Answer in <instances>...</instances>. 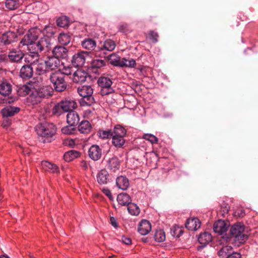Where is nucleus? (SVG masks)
<instances>
[{"label":"nucleus","mask_w":258,"mask_h":258,"mask_svg":"<svg viewBox=\"0 0 258 258\" xmlns=\"http://www.w3.org/2000/svg\"><path fill=\"white\" fill-rule=\"evenodd\" d=\"M18 93L22 96L29 95L28 100L33 104H38L41 101V98L49 96L45 87L40 88L38 84L35 82H30L20 87Z\"/></svg>","instance_id":"f257e3e1"},{"label":"nucleus","mask_w":258,"mask_h":258,"mask_svg":"<svg viewBox=\"0 0 258 258\" xmlns=\"http://www.w3.org/2000/svg\"><path fill=\"white\" fill-rule=\"evenodd\" d=\"M36 132L43 142L49 143L54 140L56 127L53 123L45 122L37 125Z\"/></svg>","instance_id":"f03ea898"},{"label":"nucleus","mask_w":258,"mask_h":258,"mask_svg":"<svg viewBox=\"0 0 258 258\" xmlns=\"http://www.w3.org/2000/svg\"><path fill=\"white\" fill-rule=\"evenodd\" d=\"M126 130L120 125L114 126L112 131V143L117 148L122 147L125 142Z\"/></svg>","instance_id":"7ed1b4c3"},{"label":"nucleus","mask_w":258,"mask_h":258,"mask_svg":"<svg viewBox=\"0 0 258 258\" xmlns=\"http://www.w3.org/2000/svg\"><path fill=\"white\" fill-rule=\"evenodd\" d=\"M78 94L82 97L80 103L81 106H90L94 102L92 96L93 90L90 86H83L77 89Z\"/></svg>","instance_id":"20e7f679"},{"label":"nucleus","mask_w":258,"mask_h":258,"mask_svg":"<svg viewBox=\"0 0 258 258\" xmlns=\"http://www.w3.org/2000/svg\"><path fill=\"white\" fill-rule=\"evenodd\" d=\"M49 79L56 91L61 92L66 89L67 83L64 80V76L60 70L51 73Z\"/></svg>","instance_id":"39448f33"},{"label":"nucleus","mask_w":258,"mask_h":258,"mask_svg":"<svg viewBox=\"0 0 258 258\" xmlns=\"http://www.w3.org/2000/svg\"><path fill=\"white\" fill-rule=\"evenodd\" d=\"M244 231V226L241 223L233 225L230 229L231 236L234 238L235 241L240 244L243 243L248 238L247 235Z\"/></svg>","instance_id":"423d86ee"},{"label":"nucleus","mask_w":258,"mask_h":258,"mask_svg":"<svg viewBox=\"0 0 258 258\" xmlns=\"http://www.w3.org/2000/svg\"><path fill=\"white\" fill-rule=\"evenodd\" d=\"M77 107V103L74 100H64L57 104L53 108V113L57 115H60L63 112L73 111Z\"/></svg>","instance_id":"0eeeda50"},{"label":"nucleus","mask_w":258,"mask_h":258,"mask_svg":"<svg viewBox=\"0 0 258 258\" xmlns=\"http://www.w3.org/2000/svg\"><path fill=\"white\" fill-rule=\"evenodd\" d=\"M51 45L50 39L46 36L41 37L37 42L29 44L27 47L28 51H34L38 54L45 50V48H48Z\"/></svg>","instance_id":"6e6552de"},{"label":"nucleus","mask_w":258,"mask_h":258,"mask_svg":"<svg viewBox=\"0 0 258 258\" xmlns=\"http://www.w3.org/2000/svg\"><path fill=\"white\" fill-rule=\"evenodd\" d=\"M42 33V31L38 28L30 29L21 40L20 43L22 45L29 46V44L34 43L37 40Z\"/></svg>","instance_id":"1a4fd4ad"},{"label":"nucleus","mask_w":258,"mask_h":258,"mask_svg":"<svg viewBox=\"0 0 258 258\" xmlns=\"http://www.w3.org/2000/svg\"><path fill=\"white\" fill-rule=\"evenodd\" d=\"M98 84L102 88L100 91L102 95H108L112 92L113 89L111 87L112 82L110 78L105 77H101L99 78Z\"/></svg>","instance_id":"9d476101"},{"label":"nucleus","mask_w":258,"mask_h":258,"mask_svg":"<svg viewBox=\"0 0 258 258\" xmlns=\"http://www.w3.org/2000/svg\"><path fill=\"white\" fill-rule=\"evenodd\" d=\"M87 53L84 51H81L75 54L72 58V64L76 67H80L84 66L86 60V57Z\"/></svg>","instance_id":"9b49d317"},{"label":"nucleus","mask_w":258,"mask_h":258,"mask_svg":"<svg viewBox=\"0 0 258 258\" xmlns=\"http://www.w3.org/2000/svg\"><path fill=\"white\" fill-rule=\"evenodd\" d=\"M102 154V149L97 145L91 146L88 150L89 157L94 161L99 160L101 158Z\"/></svg>","instance_id":"f8f14e48"},{"label":"nucleus","mask_w":258,"mask_h":258,"mask_svg":"<svg viewBox=\"0 0 258 258\" xmlns=\"http://www.w3.org/2000/svg\"><path fill=\"white\" fill-rule=\"evenodd\" d=\"M88 76V73L82 70H77L74 74L72 78L73 81L77 84L84 83Z\"/></svg>","instance_id":"ddd939ff"},{"label":"nucleus","mask_w":258,"mask_h":258,"mask_svg":"<svg viewBox=\"0 0 258 258\" xmlns=\"http://www.w3.org/2000/svg\"><path fill=\"white\" fill-rule=\"evenodd\" d=\"M24 61L28 63V66L34 67L39 59V54L34 51H29V52L24 55Z\"/></svg>","instance_id":"4468645a"},{"label":"nucleus","mask_w":258,"mask_h":258,"mask_svg":"<svg viewBox=\"0 0 258 258\" xmlns=\"http://www.w3.org/2000/svg\"><path fill=\"white\" fill-rule=\"evenodd\" d=\"M106 167L111 171L116 172L120 168L119 160L115 156L109 158L107 161Z\"/></svg>","instance_id":"2eb2a0df"},{"label":"nucleus","mask_w":258,"mask_h":258,"mask_svg":"<svg viewBox=\"0 0 258 258\" xmlns=\"http://www.w3.org/2000/svg\"><path fill=\"white\" fill-rule=\"evenodd\" d=\"M229 225L224 221L219 220L216 222L213 226V230L215 232L222 234L228 230Z\"/></svg>","instance_id":"dca6fc26"},{"label":"nucleus","mask_w":258,"mask_h":258,"mask_svg":"<svg viewBox=\"0 0 258 258\" xmlns=\"http://www.w3.org/2000/svg\"><path fill=\"white\" fill-rule=\"evenodd\" d=\"M68 51L63 46H56L52 50L53 56L59 58H66L68 56Z\"/></svg>","instance_id":"f3484780"},{"label":"nucleus","mask_w":258,"mask_h":258,"mask_svg":"<svg viewBox=\"0 0 258 258\" xmlns=\"http://www.w3.org/2000/svg\"><path fill=\"white\" fill-rule=\"evenodd\" d=\"M17 38L16 34L12 31H7L3 33L1 38V41L5 45L10 44L14 42Z\"/></svg>","instance_id":"a211bd4d"},{"label":"nucleus","mask_w":258,"mask_h":258,"mask_svg":"<svg viewBox=\"0 0 258 258\" xmlns=\"http://www.w3.org/2000/svg\"><path fill=\"white\" fill-rule=\"evenodd\" d=\"M151 230V224L146 220H142L138 227V231L142 235L148 234Z\"/></svg>","instance_id":"6ab92c4d"},{"label":"nucleus","mask_w":258,"mask_h":258,"mask_svg":"<svg viewBox=\"0 0 258 258\" xmlns=\"http://www.w3.org/2000/svg\"><path fill=\"white\" fill-rule=\"evenodd\" d=\"M185 227L189 230H197L201 227V222L197 218H189L186 221Z\"/></svg>","instance_id":"aec40b11"},{"label":"nucleus","mask_w":258,"mask_h":258,"mask_svg":"<svg viewBox=\"0 0 258 258\" xmlns=\"http://www.w3.org/2000/svg\"><path fill=\"white\" fill-rule=\"evenodd\" d=\"M23 57V53L21 50L18 49L11 50L8 54L9 59L12 62H19Z\"/></svg>","instance_id":"412c9836"},{"label":"nucleus","mask_w":258,"mask_h":258,"mask_svg":"<svg viewBox=\"0 0 258 258\" xmlns=\"http://www.w3.org/2000/svg\"><path fill=\"white\" fill-rule=\"evenodd\" d=\"M41 166L43 169L45 171L53 173H58L59 172V168L56 165L48 161H42Z\"/></svg>","instance_id":"4be33fe9"},{"label":"nucleus","mask_w":258,"mask_h":258,"mask_svg":"<svg viewBox=\"0 0 258 258\" xmlns=\"http://www.w3.org/2000/svg\"><path fill=\"white\" fill-rule=\"evenodd\" d=\"M33 68L30 66H23L20 72V77L24 79H27L31 78L33 76Z\"/></svg>","instance_id":"5701e85b"},{"label":"nucleus","mask_w":258,"mask_h":258,"mask_svg":"<svg viewBox=\"0 0 258 258\" xmlns=\"http://www.w3.org/2000/svg\"><path fill=\"white\" fill-rule=\"evenodd\" d=\"M12 87L7 81H3L0 84V94L4 96H9L12 93Z\"/></svg>","instance_id":"b1692460"},{"label":"nucleus","mask_w":258,"mask_h":258,"mask_svg":"<svg viewBox=\"0 0 258 258\" xmlns=\"http://www.w3.org/2000/svg\"><path fill=\"white\" fill-rule=\"evenodd\" d=\"M116 184L118 188L126 190L130 185V182L128 178L124 176H119L116 179Z\"/></svg>","instance_id":"393cba45"},{"label":"nucleus","mask_w":258,"mask_h":258,"mask_svg":"<svg viewBox=\"0 0 258 258\" xmlns=\"http://www.w3.org/2000/svg\"><path fill=\"white\" fill-rule=\"evenodd\" d=\"M67 122L69 125H75L80 120L78 114L74 111H70L67 116Z\"/></svg>","instance_id":"a878e982"},{"label":"nucleus","mask_w":258,"mask_h":258,"mask_svg":"<svg viewBox=\"0 0 258 258\" xmlns=\"http://www.w3.org/2000/svg\"><path fill=\"white\" fill-rule=\"evenodd\" d=\"M81 153L76 150H70L66 152L63 155V158L67 162H71L73 160L79 158Z\"/></svg>","instance_id":"bb28decb"},{"label":"nucleus","mask_w":258,"mask_h":258,"mask_svg":"<svg viewBox=\"0 0 258 258\" xmlns=\"http://www.w3.org/2000/svg\"><path fill=\"white\" fill-rule=\"evenodd\" d=\"M109 175L105 170H100L97 175V180L100 184H106L109 180Z\"/></svg>","instance_id":"cd10ccee"},{"label":"nucleus","mask_w":258,"mask_h":258,"mask_svg":"<svg viewBox=\"0 0 258 258\" xmlns=\"http://www.w3.org/2000/svg\"><path fill=\"white\" fill-rule=\"evenodd\" d=\"M20 111V108L14 106H8L4 108L1 111V113L4 117H8L14 115L15 113Z\"/></svg>","instance_id":"c85d7f7f"},{"label":"nucleus","mask_w":258,"mask_h":258,"mask_svg":"<svg viewBox=\"0 0 258 258\" xmlns=\"http://www.w3.org/2000/svg\"><path fill=\"white\" fill-rule=\"evenodd\" d=\"M45 61L48 71L56 69L60 63L59 60L54 56L48 57L47 59Z\"/></svg>","instance_id":"c756f323"},{"label":"nucleus","mask_w":258,"mask_h":258,"mask_svg":"<svg viewBox=\"0 0 258 258\" xmlns=\"http://www.w3.org/2000/svg\"><path fill=\"white\" fill-rule=\"evenodd\" d=\"M212 236L211 234L207 232L201 234L198 237V241L203 246L207 245L210 242L212 241Z\"/></svg>","instance_id":"7c9ffc66"},{"label":"nucleus","mask_w":258,"mask_h":258,"mask_svg":"<svg viewBox=\"0 0 258 258\" xmlns=\"http://www.w3.org/2000/svg\"><path fill=\"white\" fill-rule=\"evenodd\" d=\"M117 201L121 206H127L132 202L130 196L126 193L119 194L117 197Z\"/></svg>","instance_id":"2f4dec72"},{"label":"nucleus","mask_w":258,"mask_h":258,"mask_svg":"<svg viewBox=\"0 0 258 258\" xmlns=\"http://www.w3.org/2000/svg\"><path fill=\"white\" fill-rule=\"evenodd\" d=\"M33 68L35 69L39 75L43 74L48 71L45 61L40 59H39L38 61L35 63Z\"/></svg>","instance_id":"473e14b6"},{"label":"nucleus","mask_w":258,"mask_h":258,"mask_svg":"<svg viewBox=\"0 0 258 258\" xmlns=\"http://www.w3.org/2000/svg\"><path fill=\"white\" fill-rule=\"evenodd\" d=\"M81 44L84 48L89 50H93L96 46V41L91 38L84 39L82 41Z\"/></svg>","instance_id":"72a5a7b5"},{"label":"nucleus","mask_w":258,"mask_h":258,"mask_svg":"<svg viewBox=\"0 0 258 258\" xmlns=\"http://www.w3.org/2000/svg\"><path fill=\"white\" fill-rule=\"evenodd\" d=\"M119 67H128V68H135L136 66V60L133 58L126 59V58H122L121 61L119 62Z\"/></svg>","instance_id":"f704fd0d"},{"label":"nucleus","mask_w":258,"mask_h":258,"mask_svg":"<svg viewBox=\"0 0 258 258\" xmlns=\"http://www.w3.org/2000/svg\"><path fill=\"white\" fill-rule=\"evenodd\" d=\"M79 131L83 134H88L91 130V125L87 120L82 121L78 126Z\"/></svg>","instance_id":"c9c22d12"},{"label":"nucleus","mask_w":258,"mask_h":258,"mask_svg":"<svg viewBox=\"0 0 258 258\" xmlns=\"http://www.w3.org/2000/svg\"><path fill=\"white\" fill-rule=\"evenodd\" d=\"M71 36L69 33H61L58 37L59 43L63 45L69 44L71 41Z\"/></svg>","instance_id":"e433bc0d"},{"label":"nucleus","mask_w":258,"mask_h":258,"mask_svg":"<svg viewBox=\"0 0 258 258\" xmlns=\"http://www.w3.org/2000/svg\"><path fill=\"white\" fill-rule=\"evenodd\" d=\"M115 46L116 44L114 41L111 39H108L104 41L101 49L108 51H112L114 49Z\"/></svg>","instance_id":"4c0bfd02"},{"label":"nucleus","mask_w":258,"mask_h":258,"mask_svg":"<svg viewBox=\"0 0 258 258\" xmlns=\"http://www.w3.org/2000/svg\"><path fill=\"white\" fill-rule=\"evenodd\" d=\"M232 247L230 245L223 246L218 251V254L223 258H226L228 255L232 252Z\"/></svg>","instance_id":"58836bf2"},{"label":"nucleus","mask_w":258,"mask_h":258,"mask_svg":"<svg viewBox=\"0 0 258 258\" xmlns=\"http://www.w3.org/2000/svg\"><path fill=\"white\" fill-rule=\"evenodd\" d=\"M5 6L9 10H15L19 6V0H6Z\"/></svg>","instance_id":"ea45409f"},{"label":"nucleus","mask_w":258,"mask_h":258,"mask_svg":"<svg viewBox=\"0 0 258 258\" xmlns=\"http://www.w3.org/2000/svg\"><path fill=\"white\" fill-rule=\"evenodd\" d=\"M127 210L128 212L132 215L137 216L140 212L139 207L136 204L132 202L127 205Z\"/></svg>","instance_id":"a19ab883"},{"label":"nucleus","mask_w":258,"mask_h":258,"mask_svg":"<svg viewBox=\"0 0 258 258\" xmlns=\"http://www.w3.org/2000/svg\"><path fill=\"white\" fill-rule=\"evenodd\" d=\"M154 237L155 241L158 242H163L165 240V233L162 229L157 230Z\"/></svg>","instance_id":"79ce46f5"},{"label":"nucleus","mask_w":258,"mask_h":258,"mask_svg":"<svg viewBox=\"0 0 258 258\" xmlns=\"http://www.w3.org/2000/svg\"><path fill=\"white\" fill-rule=\"evenodd\" d=\"M106 65V62L102 59H94L91 62V67L93 69H100Z\"/></svg>","instance_id":"37998d69"},{"label":"nucleus","mask_w":258,"mask_h":258,"mask_svg":"<svg viewBox=\"0 0 258 258\" xmlns=\"http://www.w3.org/2000/svg\"><path fill=\"white\" fill-rule=\"evenodd\" d=\"M143 139L149 141L152 144H157L158 139L151 134H145L143 136Z\"/></svg>","instance_id":"c03bdc74"},{"label":"nucleus","mask_w":258,"mask_h":258,"mask_svg":"<svg viewBox=\"0 0 258 258\" xmlns=\"http://www.w3.org/2000/svg\"><path fill=\"white\" fill-rule=\"evenodd\" d=\"M69 21L66 16H62L58 18L56 20L57 25L60 27H65L69 24Z\"/></svg>","instance_id":"a18cd8bd"},{"label":"nucleus","mask_w":258,"mask_h":258,"mask_svg":"<svg viewBox=\"0 0 258 258\" xmlns=\"http://www.w3.org/2000/svg\"><path fill=\"white\" fill-rule=\"evenodd\" d=\"M73 125L65 126L61 128V132L63 134L71 135L74 133L75 128Z\"/></svg>","instance_id":"49530a36"},{"label":"nucleus","mask_w":258,"mask_h":258,"mask_svg":"<svg viewBox=\"0 0 258 258\" xmlns=\"http://www.w3.org/2000/svg\"><path fill=\"white\" fill-rule=\"evenodd\" d=\"M98 134L100 138L103 139H108L109 137H112V132L110 130H100Z\"/></svg>","instance_id":"de8ad7c7"},{"label":"nucleus","mask_w":258,"mask_h":258,"mask_svg":"<svg viewBox=\"0 0 258 258\" xmlns=\"http://www.w3.org/2000/svg\"><path fill=\"white\" fill-rule=\"evenodd\" d=\"M109 59L111 64L119 67L118 64L121 61V59L118 55L112 54L110 55Z\"/></svg>","instance_id":"09e8293b"},{"label":"nucleus","mask_w":258,"mask_h":258,"mask_svg":"<svg viewBox=\"0 0 258 258\" xmlns=\"http://www.w3.org/2000/svg\"><path fill=\"white\" fill-rule=\"evenodd\" d=\"M171 231L173 235L176 237H180L183 233L181 228L177 226H175L171 228Z\"/></svg>","instance_id":"8fccbe9b"},{"label":"nucleus","mask_w":258,"mask_h":258,"mask_svg":"<svg viewBox=\"0 0 258 258\" xmlns=\"http://www.w3.org/2000/svg\"><path fill=\"white\" fill-rule=\"evenodd\" d=\"M76 139L67 138L63 140V144L66 146L73 148L76 145Z\"/></svg>","instance_id":"3c124183"},{"label":"nucleus","mask_w":258,"mask_h":258,"mask_svg":"<svg viewBox=\"0 0 258 258\" xmlns=\"http://www.w3.org/2000/svg\"><path fill=\"white\" fill-rule=\"evenodd\" d=\"M43 32L44 33H46V34L50 35H53L54 34L53 27L50 25L46 26L43 29Z\"/></svg>","instance_id":"603ef678"},{"label":"nucleus","mask_w":258,"mask_h":258,"mask_svg":"<svg viewBox=\"0 0 258 258\" xmlns=\"http://www.w3.org/2000/svg\"><path fill=\"white\" fill-rule=\"evenodd\" d=\"M150 39L152 40L153 42L156 43L157 42L158 37V35L156 32L154 31H151L150 33Z\"/></svg>","instance_id":"864d4df0"},{"label":"nucleus","mask_w":258,"mask_h":258,"mask_svg":"<svg viewBox=\"0 0 258 258\" xmlns=\"http://www.w3.org/2000/svg\"><path fill=\"white\" fill-rule=\"evenodd\" d=\"M103 192L110 199L112 200L113 197L110 190L107 188H103L102 189Z\"/></svg>","instance_id":"5fc2aeb1"},{"label":"nucleus","mask_w":258,"mask_h":258,"mask_svg":"<svg viewBox=\"0 0 258 258\" xmlns=\"http://www.w3.org/2000/svg\"><path fill=\"white\" fill-rule=\"evenodd\" d=\"M110 222L112 226L114 228H116L118 227V223L117 222V220L114 217H111L110 218Z\"/></svg>","instance_id":"6e6d98bb"},{"label":"nucleus","mask_w":258,"mask_h":258,"mask_svg":"<svg viewBox=\"0 0 258 258\" xmlns=\"http://www.w3.org/2000/svg\"><path fill=\"white\" fill-rule=\"evenodd\" d=\"M61 73H63V75H69L71 74V68L70 67L63 68V69L60 71Z\"/></svg>","instance_id":"4d7b16f0"},{"label":"nucleus","mask_w":258,"mask_h":258,"mask_svg":"<svg viewBox=\"0 0 258 258\" xmlns=\"http://www.w3.org/2000/svg\"><path fill=\"white\" fill-rule=\"evenodd\" d=\"M226 258H241V255L238 252H231Z\"/></svg>","instance_id":"13d9d810"},{"label":"nucleus","mask_w":258,"mask_h":258,"mask_svg":"<svg viewBox=\"0 0 258 258\" xmlns=\"http://www.w3.org/2000/svg\"><path fill=\"white\" fill-rule=\"evenodd\" d=\"M121 241L122 243L126 245L130 244L132 243V240L131 238L124 236L121 237Z\"/></svg>","instance_id":"bf43d9fd"},{"label":"nucleus","mask_w":258,"mask_h":258,"mask_svg":"<svg viewBox=\"0 0 258 258\" xmlns=\"http://www.w3.org/2000/svg\"><path fill=\"white\" fill-rule=\"evenodd\" d=\"M80 166L84 170H87L88 168V163L84 160L81 161L80 163Z\"/></svg>","instance_id":"052dcab7"},{"label":"nucleus","mask_w":258,"mask_h":258,"mask_svg":"<svg viewBox=\"0 0 258 258\" xmlns=\"http://www.w3.org/2000/svg\"><path fill=\"white\" fill-rule=\"evenodd\" d=\"M10 124L11 121L7 117H6V118H5L3 121V125L4 126V127H6L10 125Z\"/></svg>","instance_id":"680f3d73"},{"label":"nucleus","mask_w":258,"mask_h":258,"mask_svg":"<svg viewBox=\"0 0 258 258\" xmlns=\"http://www.w3.org/2000/svg\"><path fill=\"white\" fill-rule=\"evenodd\" d=\"M229 207L228 206H226L224 208V209L223 210L224 213L223 214H227L229 211Z\"/></svg>","instance_id":"e2e57ef3"},{"label":"nucleus","mask_w":258,"mask_h":258,"mask_svg":"<svg viewBox=\"0 0 258 258\" xmlns=\"http://www.w3.org/2000/svg\"><path fill=\"white\" fill-rule=\"evenodd\" d=\"M124 26H121L119 27V31L121 32H124V30L123 29Z\"/></svg>","instance_id":"0e129e2a"},{"label":"nucleus","mask_w":258,"mask_h":258,"mask_svg":"<svg viewBox=\"0 0 258 258\" xmlns=\"http://www.w3.org/2000/svg\"><path fill=\"white\" fill-rule=\"evenodd\" d=\"M0 258H9V257L6 255H3L0 256Z\"/></svg>","instance_id":"69168bd1"},{"label":"nucleus","mask_w":258,"mask_h":258,"mask_svg":"<svg viewBox=\"0 0 258 258\" xmlns=\"http://www.w3.org/2000/svg\"><path fill=\"white\" fill-rule=\"evenodd\" d=\"M23 153H24V154H29V152L28 151H23Z\"/></svg>","instance_id":"338daca9"}]
</instances>
